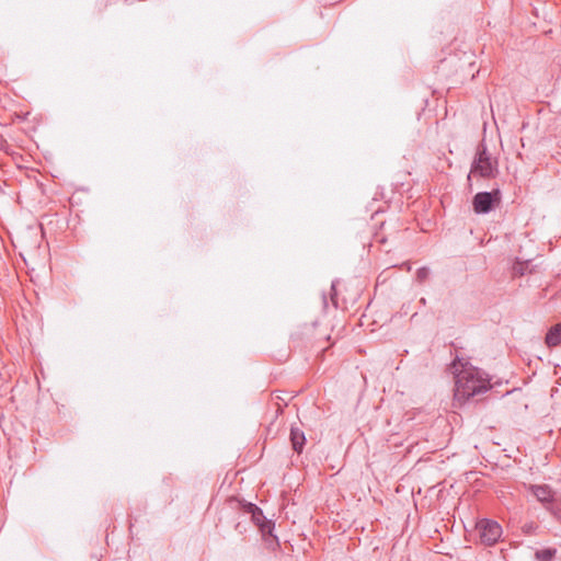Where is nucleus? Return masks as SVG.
Returning <instances> with one entry per match:
<instances>
[{
	"label": "nucleus",
	"instance_id": "nucleus-1",
	"mask_svg": "<svg viewBox=\"0 0 561 561\" xmlns=\"http://www.w3.org/2000/svg\"><path fill=\"white\" fill-rule=\"evenodd\" d=\"M455 375L454 400L458 404L485 393L491 389L490 378L481 369L472 366L468 360L456 358L451 365Z\"/></svg>",
	"mask_w": 561,
	"mask_h": 561
},
{
	"label": "nucleus",
	"instance_id": "nucleus-2",
	"mask_svg": "<svg viewBox=\"0 0 561 561\" xmlns=\"http://www.w3.org/2000/svg\"><path fill=\"white\" fill-rule=\"evenodd\" d=\"M470 173L481 178H493L497 173V162L486 152L485 147L478 150Z\"/></svg>",
	"mask_w": 561,
	"mask_h": 561
},
{
	"label": "nucleus",
	"instance_id": "nucleus-3",
	"mask_svg": "<svg viewBox=\"0 0 561 561\" xmlns=\"http://www.w3.org/2000/svg\"><path fill=\"white\" fill-rule=\"evenodd\" d=\"M480 540L486 546H493L502 536V527L494 520L482 519L477 524Z\"/></svg>",
	"mask_w": 561,
	"mask_h": 561
},
{
	"label": "nucleus",
	"instance_id": "nucleus-4",
	"mask_svg": "<svg viewBox=\"0 0 561 561\" xmlns=\"http://www.w3.org/2000/svg\"><path fill=\"white\" fill-rule=\"evenodd\" d=\"M525 488L547 510L556 514L552 507L556 502V492L548 484H527Z\"/></svg>",
	"mask_w": 561,
	"mask_h": 561
},
{
	"label": "nucleus",
	"instance_id": "nucleus-5",
	"mask_svg": "<svg viewBox=\"0 0 561 561\" xmlns=\"http://www.w3.org/2000/svg\"><path fill=\"white\" fill-rule=\"evenodd\" d=\"M500 199L501 193L499 190L478 193L472 201L473 210L477 214H486L492 209L494 203H500Z\"/></svg>",
	"mask_w": 561,
	"mask_h": 561
},
{
	"label": "nucleus",
	"instance_id": "nucleus-6",
	"mask_svg": "<svg viewBox=\"0 0 561 561\" xmlns=\"http://www.w3.org/2000/svg\"><path fill=\"white\" fill-rule=\"evenodd\" d=\"M290 442L293 445V449L300 454L306 443L305 433L299 428L293 427L290 431Z\"/></svg>",
	"mask_w": 561,
	"mask_h": 561
},
{
	"label": "nucleus",
	"instance_id": "nucleus-7",
	"mask_svg": "<svg viewBox=\"0 0 561 561\" xmlns=\"http://www.w3.org/2000/svg\"><path fill=\"white\" fill-rule=\"evenodd\" d=\"M546 344L549 347H554L561 344V323L552 327L546 335Z\"/></svg>",
	"mask_w": 561,
	"mask_h": 561
},
{
	"label": "nucleus",
	"instance_id": "nucleus-8",
	"mask_svg": "<svg viewBox=\"0 0 561 561\" xmlns=\"http://www.w3.org/2000/svg\"><path fill=\"white\" fill-rule=\"evenodd\" d=\"M554 550L543 549L536 552V557L540 561H551L554 556Z\"/></svg>",
	"mask_w": 561,
	"mask_h": 561
},
{
	"label": "nucleus",
	"instance_id": "nucleus-9",
	"mask_svg": "<svg viewBox=\"0 0 561 561\" xmlns=\"http://www.w3.org/2000/svg\"><path fill=\"white\" fill-rule=\"evenodd\" d=\"M428 275H430V270L427 267H421L416 272V278L420 283H423L424 280H426Z\"/></svg>",
	"mask_w": 561,
	"mask_h": 561
},
{
	"label": "nucleus",
	"instance_id": "nucleus-10",
	"mask_svg": "<svg viewBox=\"0 0 561 561\" xmlns=\"http://www.w3.org/2000/svg\"><path fill=\"white\" fill-rule=\"evenodd\" d=\"M252 518H253V520H254L257 525H261V520H262V518H264V517H263L262 512H261L257 507H255V508L252 511Z\"/></svg>",
	"mask_w": 561,
	"mask_h": 561
},
{
	"label": "nucleus",
	"instance_id": "nucleus-11",
	"mask_svg": "<svg viewBox=\"0 0 561 561\" xmlns=\"http://www.w3.org/2000/svg\"><path fill=\"white\" fill-rule=\"evenodd\" d=\"M514 271H515L516 273L523 274V267H522V265H520V264H518V265L514 266Z\"/></svg>",
	"mask_w": 561,
	"mask_h": 561
},
{
	"label": "nucleus",
	"instance_id": "nucleus-12",
	"mask_svg": "<svg viewBox=\"0 0 561 561\" xmlns=\"http://www.w3.org/2000/svg\"><path fill=\"white\" fill-rule=\"evenodd\" d=\"M262 531H265V525H261ZM266 528L270 529V525H266Z\"/></svg>",
	"mask_w": 561,
	"mask_h": 561
}]
</instances>
